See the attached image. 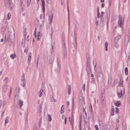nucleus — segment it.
<instances>
[{"mask_svg":"<svg viewBox=\"0 0 130 130\" xmlns=\"http://www.w3.org/2000/svg\"><path fill=\"white\" fill-rule=\"evenodd\" d=\"M6 34H5V38L6 41L7 40L9 42H13L14 41L15 36L14 34V32H13L12 33H10L9 34V36L7 39H6Z\"/></svg>","mask_w":130,"mask_h":130,"instance_id":"1","label":"nucleus"},{"mask_svg":"<svg viewBox=\"0 0 130 130\" xmlns=\"http://www.w3.org/2000/svg\"><path fill=\"white\" fill-rule=\"evenodd\" d=\"M104 90L101 91V101L102 105L103 107H104L106 106V100L105 98V94H104Z\"/></svg>","mask_w":130,"mask_h":130,"instance_id":"2","label":"nucleus"},{"mask_svg":"<svg viewBox=\"0 0 130 130\" xmlns=\"http://www.w3.org/2000/svg\"><path fill=\"white\" fill-rule=\"evenodd\" d=\"M90 59L89 57H88L87 58V67L86 70L88 75L90 74V72H91V73H92L91 70V69L90 66Z\"/></svg>","mask_w":130,"mask_h":130,"instance_id":"3","label":"nucleus"},{"mask_svg":"<svg viewBox=\"0 0 130 130\" xmlns=\"http://www.w3.org/2000/svg\"><path fill=\"white\" fill-rule=\"evenodd\" d=\"M7 20L4 19L3 20V24H4V26H3L1 29V31L3 34H4L6 30V29L7 28Z\"/></svg>","mask_w":130,"mask_h":130,"instance_id":"4","label":"nucleus"},{"mask_svg":"<svg viewBox=\"0 0 130 130\" xmlns=\"http://www.w3.org/2000/svg\"><path fill=\"white\" fill-rule=\"evenodd\" d=\"M98 82L100 83H102L103 81V75L102 72H99L97 77Z\"/></svg>","mask_w":130,"mask_h":130,"instance_id":"5","label":"nucleus"},{"mask_svg":"<svg viewBox=\"0 0 130 130\" xmlns=\"http://www.w3.org/2000/svg\"><path fill=\"white\" fill-rule=\"evenodd\" d=\"M53 14V13L52 11L50 12L48 14V15L49 16V20L50 21V24L52 23V22Z\"/></svg>","mask_w":130,"mask_h":130,"instance_id":"6","label":"nucleus"},{"mask_svg":"<svg viewBox=\"0 0 130 130\" xmlns=\"http://www.w3.org/2000/svg\"><path fill=\"white\" fill-rule=\"evenodd\" d=\"M79 102L83 106L85 103V98L83 97H79Z\"/></svg>","mask_w":130,"mask_h":130,"instance_id":"7","label":"nucleus"},{"mask_svg":"<svg viewBox=\"0 0 130 130\" xmlns=\"http://www.w3.org/2000/svg\"><path fill=\"white\" fill-rule=\"evenodd\" d=\"M119 18L118 23L120 27H121L122 26V24H123V22L122 21L121 16V15L119 16Z\"/></svg>","mask_w":130,"mask_h":130,"instance_id":"8","label":"nucleus"},{"mask_svg":"<svg viewBox=\"0 0 130 130\" xmlns=\"http://www.w3.org/2000/svg\"><path fill=\"white\" fill-rule=\"evenodd\" d=\"M57 61H58V67L57 68V69L56 70L57 72H59L60 71V65L59 64V62H60L59 60L58 59Z\"/></svg>","mask_w":130,"mask_h":130,"instance_id":"9","label":"nucleus"},{"mask_svg":"<svg viewBox=\"0 0 130 130\" xmlns=\"http://www.w3.org/2000/svg\"><path fill=\"white\" fill-rule=\"evenodd\" d=\"M129 36H127L126 37L125 40V44L127 45L128 44V42L129 41Z\"/></svg>","mask_w":130,"mask_h":130,"instance_id":"10","label":"nucleus"},{"mask_svg":"<svg viewBox=\"0 0 130 130\" xmlns=\"http://www.w3.org/2000/svg\"><path fill=\"white\" fill-rule=\"evenodd\" d=\"M42 1V10H43V12L44 13L45 12V3L44 2V0H41Z\"/></svg>","mask_w":130,"mask_h":130,"instance_id":"11","label":"nucleus"},{"mask_svg":"<svg viewBox=\"0 0 130 130\" xmlns=\"http://www.w3.org/2000/svg\"><path fill=\"white\" fill-rule=\"evenodd\" d=\"M119 76L120 79V81L119 82V84H120L119 85V86H120L119 85L120 84V85H122L123 83V80L122 79V76L121 75H119Z\"/></svg>","mask_w":130,"mask_h":130,"instance_id":"12","label":"nucleus"},{"mask_svg":"<svg viewBox=\"0 0 130 130\" xmlns=\"http://www.w3.org/2000/svg\"><path fill=\"white\" fill-rule=\"evenodd\" d=\"M122 91L121 90H120L119 92H118V96L119 98H121L122 97Z\"/></svg>","mask_w":130,"mask_h":130,"instance_id":"13","label":"nucleus"},{"mask_svg":"<svg viewBox=\"0 0 130 130\" xmlns=\"http://www.w3.org/2000/svg\"><path fill=\"white\" fill-rule=\"evenodd\" d=\"M23 1L22 0H21V3L20 5L22 7V10H24L25 9V6L24 5H23Z\"/></svg>","mask_w":130,"mask_h":130,"instance_id":"14","label":"nucleus"},{"mask_svg":"<svg viewBox=\"0 0 130 130\" xmlns=\"http://www.w3.org/2000/svg\"><path fill=\"white\" fill-rule=\"evenodd\" d=\"M8 86L6 85H4L3 87V90L4 92L6 91L7 89Z\"/></svg>","mask_w":130,"mask_h":130,"instance_id":"15","label":"nucleus"},{"mask_svg":"<svg viewBox=\"0 0 130 130\" xmlns=\"http://www.w3.org/2000/svg\"><path fill=\"white\" fill-rule=\"evenodd\" d=\"M122 127L124 129V130H126V124L125 123L123 122L122 123Z\"/></svg>","mask_w":130,"mask_h":130,"instance_id":"16","label":"nucleus"},{"mask_svg":"<svg viewBox=\"0 0 130 130\" xmlns=\"http://www.w3.org/2000/svg\"><path fill=\"white\" fill-rule=\"evenodd\" d=\"M67 9L68 10V21H69V20H70V18H69V8L68 7V0H67Z\"/></svg>","mask_w":130,"mask_h":130,"instance_id":"17","label":"nucleus"},{"mask_svg":"<svg viewBox=\"0 0 130 130\" xmlns=\"http://www.w3.org/2000/svg\"><path fill=\"white\" fill-rule=\"evenodd\" d=\"M16 55L15 54V53L14 54H12L10 56V58L12 59H14L16 57Z\"/></svg>","mask_w":130,"mask_h":130,"instance_id":"18","label":"nucleus"},{"mask_svg":"<svg viewBox=\"0 0 130 130\" xmlns=\"http://www.w3.org/2000/svg\"><path fill=\"white\" fill-rule=\"evenodd\" d=\"M114 46L116 48H117L119 46V44L118 43V42L115 41L114 43Z\"/></svg>","mask_w":130,"mask_h":130,"instance_id":"19","label":"nucleus"},{"mask_svg":"<svg viewBox=\"0 0 130 130\" xmlns=\"http://www.w3.org/2000/svg\"><path fill=\"white\" fill-rule=\"evenodd\" d=\"M25 79V74L24 73H23V76L22 77V79L21 80L23 82V84L24 85H25L24 84V80Z\"/></svg>","mask_w":130,"mask_h":130,"instance_id":"20","label":"nucleus"},{"mask_svg":"<svg viewBox=\"0 0 130 130\" xmlns=\"http://www.w3.org/2000/svg\"><path fill=\"white\" fill-rule=\"evenodd\" d=\"M108 43L107 42H106L105 43V50L106 51L108 50Z\"/></svg>","mask_w":130,"mask_h":130,"instance_id":"21","label":"nucleus"},{"mask_svg":"<svg viewBox=\"0 0 130 130\" xmlns=\"http://www.w3.org/2000/svg\"><path fill=\"white\" fill-rule=\"evenodd\" d=\"M12 1V0H8V2L9 3L10 7L11 9H12L13 8V7H12V6H11V5H12V3H11Z\"/></svg>","mask_w":130,"mask_h":130,"instance_id":"22","label":"nucleus"},{"mask_svg":"<svg viewBox=\"0 0 130 130\" xmlns=\"http://www.w3.org/2000/svg\"><path fill=\"white\" fill-rule=\"evenodd\" d=\"M69 119L70 124H73V122L74 120L73 119V117H72L71 119H70V117H69Z\"/></svg>","mask_w":130,"mask_h":130,"instance_id":"23","label":"nucleus"},{"mask_svg":"<svg viewBox=\"0 0 130 130\" xmlns=\"http://www.w3.org/2000/svg\"><path fill=\"white\" fill-rule=\"evenodd\" d=\"M14 103L15 104L17 105V104H18V100L17 98H15L14 99Z\"/></svg>","mask_w":130,"mask_h":130,"instance_id":"24","label":"nucleus"},{"mask_svg":"<svg viewBox=\"0 0 130 130\" xmlns=\"http://www.w3.org/2000/svg\"><path fill=\"white\" fill-rule=\"evenodd\" d=\"M125 74L126 75H127L128 73V69L127 67H126L125 69Z\"/></svg>","mask_w":130,"mask_h":130,"instance_id":"25","label":"nucleus"},{"mask_svg":"<svg viewBox=\"0 0 130 130\" xmlns=\"http://www.w3.org/2000/svg\"><path fill=\"white\" fill-rule=\"evenodd\" d=\"M94 61L93 62V64L94 65V70L95 72H96V63L95 64L94 63Z\"/></svg>","mask_w":130,"mask_h":130,"instance_id":"26","label":"nucleus"},{"mask_svg":"<svg viewBox=\"0 0 130 130\" xmlns=\"http://www.w3.org/2000/svg\"><path fill=\"white\" fill-rule=\"evenodd\" d=\"M43 92V90L42 89H41L40 90V91L39 92V96L40 97H41L42 96V95L41 94V93L42 92Z\"/></svg>","mask_w":130,"mask_h":130,"instance_id":"27","label":"nucleus"},{"mask_svg":"<svg viewBox=\"0 0 130 130\" xmlns=\"http://www.w3.org/2000/svg\"><path fill=\"white\" fill-rule=\"evenodd\" d=\"M11 17V14L10 13H9L7 15V19L8 20H9Z\"/></svg>","mask_w":130,"mask_h":130,"instance_id":"28","label":"nucleus"},{"mask_svg":"<svg viewBox=\"0 0 130 130\" xmlns=\"http://www.w3.org/2000/svg\"><path fill=\"white\" fill-rule=\"evenodd\" d=\"M22 46L24 47L25 46V41L24 40H23L22 41Z\"/></svg>","mask_w":130,"mask_h":130,"instance_id":"29","label":"nucleus"},{"mask_svg":"<svg viewBox=\"0 0 130 130\" xmlns=\"http://www.w3.org/2000/svg\"><path fill=\"white\" fill-rule=\"evenodd\" d=\"M63 105H62V106L61 109V114H62L64 112L63 110L64 108H63Z\"/></svg>","mask_w":130,"mask_h":130,"instance_id":"30","label":"nucleus"},{"mask_svg":"<svg viewBox=\"0 0 130 130\" xmlns=\"http://www.w3.org/2000/svg\"><path fill=\"white\" fill-rule=\"evenodd\" d=\"M23 101L21 100L20 101L19 104L20 106V107H21L23 105Z\"/></svg>","mask_w":130,"mask_h":130,"instance_id":"31","label":"nucleus"},{"mask_svg":"<svg viewBox=\"0 0 130 130\" xmlns=\"http://www.w3.org/2000/svg\"><path fill=\"white\" fill-rule=\"evenodd\" d=\"M55 44L54 42H52V51H53V48H54V46H55Z\"/></svg>","mask_w":130,"mask_h":130,"instance_id":"32","label":"nucleus"},{"mask_svg":"<svg viewBox=\"0 0 130 130\" xmlns=\"http://www.w3.org/2000/svg\"><path fill=\"white\" fill-rule=\"evenodd\" d=\"M68 89L69 90L68 91V94L69 95H70L71 93V87L70 85L69 86Z\"/></svg>","mask_w":130,"mask_h":130,"instance_id":"33","label":"nucleus"},{"mask_svg":"<svg viewBox=\"0 0 130 130\" xmlns=\"http://www.w3.org/2000/svg\"><path fill=\"white\" fill-rule=\"evenodd\" d=\"M46 3L48 4H51L52 3L51 0H46Z\"/></svg>","mask_w":130,"mask_h":130,"instance_id":"34","label":"nucleus"},{"mask_svg":"<svg viewBox=\"0 0 130 130\" xmlns=\"http://www.w3.org/2000/svg\"><path fill=\"white\" fill-rule=\"evenodd\" d=\"M91 117L92 118V119L93 121H94V113H91Z\"/></svg>","mask_w":130,"mask_h":130,"instance_id":"35","label":"nucleus"},{"mask_svg":"<svg viewBox=\"0 0 130 130\" xmlns=\"http://www.w3.org/2000/svg\"><path fill=\"white\" fill-rule=\"evenodd\" d=\"M48 117L49 118V121L50 122L52 120V118L51 116L50 115H48Z\"/></svg>","mask_w":130,"mask_h":130,"instance_id":"36","label":"nucleus"},{"mask_svg":"<svg viewBox=\"0 0 130 130\" xmlns=\"http://www.w3.org/2000/svg\"><path fill=\"white\" fill-rule=\"evenodd\" d=\"M31 60V56L30 55L28 57V60L29 61L28 63H29Z\"/></svg>","mask_w":130,"mask_h":130,"instance_id":"37","label":"nucleus"},{"mask_svg":"<svg viewBox=\"0 0 130 130\" xmlns=\"http://www.w3.org/2000/svg\"><path fill=\"white\" fill-rule=\"evenodd\" d=\"M8 79L7 77H6L4 80V81L5 82H7L8 81Z\"/></svg>","mask_w":130,"mask_h":130,"instance_id":"38","label":"nucleus"},{"mask_svg":"<svg viewBox=\"0 0 130 130\" xmlns=\"http://www.w3.org/2000/svg\"><path fill=\"white\" fill-rule=\"evenodd\" d=\"M28 47H27L25 48V50L24 51V52H25L27 54L28 52Z\"/></svg>","mask_w":130,"mask_h":130,"instance_id":"39","label":"nucleus"},{"mask_svg":"<svg viewBox=\"0 0 130 130\" xmlns=\"http://www.w3.org/2000/svg\"><path fill=\"white\" fill-rule=\"evenodd\" d=\"M81 117V120L80 121V128H79V129L80 130H81V121H82V116H80Z\"/></svg>","mask_w":130,"mask_h":130,"instance_id":"40","label":"nucleus"},{"mask_svg":"<svg viewBox=\"0 0 130 130\" xmlns=\"http://www.w3.org/2000/svg\"><path fill=\"white\" fill-rule=\"evenodd\" d=\"M115 105L116 106L119 107L120 105V103L119 102H117L116 103Z\"/></svg>","mask_w":130,"mask_h":130,"instance_id":"41","label":"nucleus"},{"mask_svg":"<svg viewBox=\"0 0 130 130\" xmlns=\"http://www.w3.org/2000/svg\"><path fill=\"white\" fill-rule=\"evenodd\" d=\"M30 2H31V0H28L27 2V6L28 7L29 6L30 3Z\"/></svg>","mask_w":130,"mask_h":130,"instance_id":"42","label":"nucleus"},{"mask_svg":"<svg viewBox=\"0 0 130 130\" xmlns=\"http://www.w3.org/2000/svg\"><path fill=\"white\" fill-rule=\"evenodd\" d=\"M91 77L92 78V81H94L95 80V79L94 78V76L93 74H92L91 75Z\"/></svg>","mask_w":130,"mask_h":130,"instance_id":"43","label":"nucleus"},{"mask_svg":"<svg viewBox=\"0 0 130 130\" xmlns=\"http://www.w3.org/2000/svg\"><path fill=\"white\" fill-rule=\"evenodd\" d=\"M75 26L77 28L78 26V22H76L75 24Z\"/></svg>","mask_w":130,"mask_h":130,"instance_id":"44","label":"nucleus"},{"mask_svg":"<svg viewBox=\"0 0 130 130\" xmlns=\"http://www.w3.org/2000/svg\"><path fill=\"white\" fill-rule=\"evenodd\" d=\"M116 113H119V109L118 108L116 107Z\"/></svg>","mask_w":130,"mask_h":130,"instance_id":"45","label":"nucleus"},{"mask_svg":"<svg viewBox=\"0 0 130 130\" xmlns=\"http://www.w3.org/2000/svg\"><path fill=\"white\" fill-rule=\"evenodd\" d=\"M104 12H102L101 13V18H102L103 16L104 15ZM101 20H102L101 19Z\"/></svg>","mask_w":130,"mask_h":130,"instance_id":"46","label":"nucleus"},{"mask_svg":"<svg viewBox=\"0 0 130 130\" xmlns=\"http://www.w3.org/2000/svg\"><path fill=\"white\" fill-rule=\"evenodd\" d=\"M62 40L63 41V47H64L65 46V43H64V40H65V39L64 38H63L62 39Z\"/></svg>","mask_w":130,"mask_h":130,"instance_id":"47","label":"nucleus"},{"mask_svg":"<svg viewBox=\"0 0 130 130\" xmlns=\"http://www.w3.org/2000/svg\"><path fill=\"white\" fill-rule=\"evenodd\" d=\"M111 79H112L111 78H109L108 83H110L111 82Z\"/></svg>","mask_w":130,"mask_h":130,"instance_id":"48","label":"nucleus"},{"mask_svg":"<svg viewBox=\"0 0 130 130\" xmlns=\"http://www.w3.org/2000/svg\"><path fill=\"white\" fill-rule=\"evenodd\" d=\"M96 26H97L98 25V20H97V19L96 18Z\"/></svg>","mask_w":130,"mask_h":130,"instance_id":"49","label":"nucleus"},{"mask_svg":"<svg viewBox=\"0 0 130 130\" xmlns=\"http://www.w3.org/2000/svg\"><path fill=\"white\" fill-rule=\"evenodd\" d=\"M79 97H82L83 94H82V92H80L79 93Z\"/></svg>","mask_w":130,"mask_h":130,"instance_id":"50","label":"nucleus"},{"mask_svg":"<svg viewBox=\"0 0 130 130\" xmlns=\"http://www.w3.org/2000/svg\"><path fill=\"white\" fill-rule=\"evenodd\" d=\"M119 39H118V38L116 37L115 38V41L118 42V41Z\"/></svg>","mask_w":130,"mask_h":130,"instance_id":"51","label":"nucleus"},{"mask_svg":"<svg viewBox=\"0 0 130 130\" xmlns=\"http://www.w3.org/2000/svg\"><path fill=\"white\" fill-rule=\"evenodd\" d=\"M116 37L118 38V39H120L121 38V35H118Z\"/></svg>","mask_w":130,"mask_h":130,"instance_id":"52","label":"nucleus"},{"mask_svg":"<svg viewBox=\"0 0 130 130\" xmlns=\"http://www.w3.org/2000/svg\"><path fill=\"white\" fill-rule=\"evenodd\" d=\"M5 122L6 123H7L8 122V120L7 119V117H6V119L5 120Z\"/></svg>","mask_w":130,"mask_h":130,"instance_id":"53","label":"nucleus"},{"mask_svg":"<svg viewBox=\"0 0 130 130\" xmlns=\"http://www.w3.org/2000/svg\"><path fill=\"white\" fill-rule=\"evenodd\" d=\"M100 14V12L98 13L97 17L98 18H99L100 17V16L99 15Z\"/></svg>","mask_w":130,"mask_h":130,"instance_id":"54","label":"nucleus"},{"mask_svg":"<svg viewBox=\"0 0 130 130\" xmlns=\"http://www.w3.org/2000/svg\"><path fill=\"white\" fill-rule=\"evenodd\" d=\"M16 90H17V91H18V92H17V94H18L19 92V88H17V89H16Z\"/></svg>","mask_w":130,"mask_h":130,"instance_id":"55","label":"nucleus"},{"mask_svg":"<svg viewBox=\"0 0 130 130\" xmlns=\"http://www.w3.org/2000/svg\"><path fill=\"white\" fill-rule=\"evenodd\" d=\"M12 89V88L11 87H10V92H9V94H11Z\"/></svg>","mask_w":130,"mask_h":130,"instance_id":"56","label":"nucleus"},{"mask_svg":"<svg viewBox=\"0 0 130 130\" xmlns=\"http://www.w3.org/2000/svg\"><path fill=\"white\" fill-rule=\"evenodd\" d=\"M85 84H84V85H83V89H84V91H85Z\"/></svg>","mask_w":130,"mask_h":130,"instance_id":"57","label":"nucleus"},{"mask_svg":"<svg viewBox=\"0 0 130 130\" xmlns=\"http://www.w3.org/2000/svg\"><path fill=\"white\" fill-rule=\"evenodd\" d=\"M65 124H66L67 122V118L66 117H65Z\"/></svg>","mask_w":130,"mask_h":130,"instance_id":"58","label":"nucleus"},{"mask_svg":"<svg viewBox=\"0 0 130 130\" xmlns=\"http://www.w3.org/2000/svg\"><path fill=\"white\" fill-rule=\"evenodd\" d=\"M2 101L1 100H0V107H1V106H2Z\"/></svg>","mask_w":130,"mask_h":130,"instance_id":"59","label":"nucleus"},{"mask_svg":"<svg viewBox=\"0 0 130 130\" xmlns=\"http://www.w3.org/2000/svg\"><path fill=\"white\" fill-rule=\"evenodd\" d=\"M95 128L96 129H98V126L97 125H95Z\"/></svg>","mask_w":130,"mask_h":130,"instance_id":"60","label":"nucleus"},{"mask_svg":"<svg viewBox=\"0 0 130 130\" xmlns=\"http://www.w3.org/2000/svg\"><path fill=\"white\" fill-rule=\"evenodd\" d=\"M67 56V54L64 53V57L65 58H66Z\"/></svg>","mask_w":130,"mask_h":130,"instance_id":"61","label":"nucleus"},{"mask_svg":"<svg viewBox=\"0 0 130 130\" xmlns=\"http://www.w3.org/2000/svg\"><path fill=\"white\" fill-rule=\"evenodd\" d=\"M101 6H102V8H103L104 6V3L102 4Z\"/></svg>","mask_w":130,"mask_h":130,"instance_id":"62","label":"nucleus"},{"mask_svg":"<svg viewBox=\"0 0 130 130\" xmlns=\"http://www.w3.org/2000/svg\"><path fill=\"white\" fill-rule=\"evenodd\" d=\"M112 0H109V4L110 6L111 5Z\"/></svg>","mask_w":130,"mask_h":130,"instance_id":"63","label":"nucleus"},{"mask_svg":"<svg viewBox=\"0 0 130 130\" xmlns=\"http://www.w3.org/2000/svg\"><path fill=\"white\" fill-rule=\"evenodd\" d=\"M114 115V112H111V116H113Z\"/></svg>","mask_w":130,"mask_h":130,"instance_id":"64","label":"nucleus"}]
</instances>
